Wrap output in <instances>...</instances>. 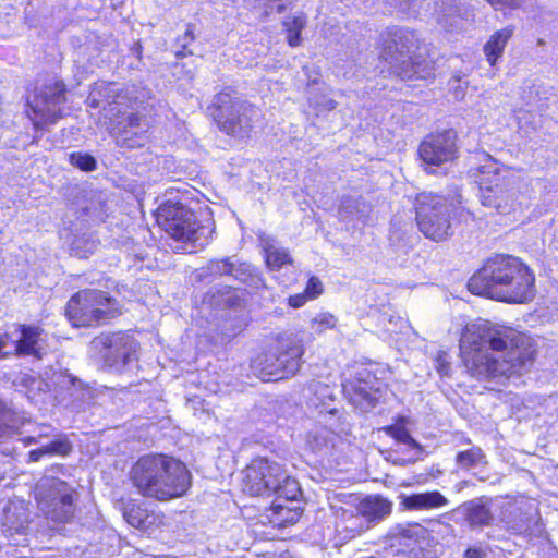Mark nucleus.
Segmentation results:
<instances>
[{"label": "nucleus", "instance_id": "1", "mask_svg": "<svg viewBox=\"0 0 558 558\" xmlns=\"http://www.w3.org/2000/svg\"><path fill=\"white\" fill-rule=\"evenodd\" d=\"M460 352L468 372L477 379H497L520 374L532 363L530 338L488 320L468 324L460 338Z\"/></svg>", "mask_w": 558, "mask_h": 558}, {"label": "nucleus", "instance_id": "2", "mask_svg": "<svg viewBox=\"0 0 558 558\" xmlns=\"http://www.w3.org/2000/svg\"><path fill=\"white\" fill-rule=\"evenodd\" d=\"M150 97V90L136 85L120 88L117 83H95L87 104L101 108L105 124L119 145L135 148L144 145L149 125L138 113V107Z\"/></svg>", "mask_w": 558, "mask_h": 558}, {"label": "nucleus", "instance_id": "3", "mask_svg": "<svg viewBox=\"0 0 558 558\" xmlns=\"http://www.w3.org/2000/svg\"><path fill=\"white\" fill-rule=\"evenodd\" d=\"M535 278L530 268L512 255L489 257L468 282V289L506 303H526L534 298Z\"/></svg>", "mask_w": 558, "mask_h": 558}, {"label": "nucleus", "instance_id": "4", "mask_svg": "<svg viewBox=\"0 0 558 558\" xmlns=\"http://www.w3.org/2000/svg\"><path fill=\"white\" fill-rule=\"evenodd\" d=\"M130 481L142 496L166 501L186 493L191 474L180 460L162 453H149L132 465Z\"/></svg>", "mask_w": 558, "mask_h": 558}, {"label": "nucleus", "instance_id": "5", "mask_svg": "<svg viewBox=\"0 0 558 558\" xmlns=\"http://www.w3.org/2000/svg\"><path fill=\"white\" fill-rule=\"evenodd\" d=\"M157 222L177 243L174 250L192 253L205 247L214 233L210 217L199 220L194 211L180 203H166L158 208Z\"/></svg>", "mask_w": 558, "mask_h": 558}, {"label": "nucleus", "instance_id": "6", "mask_svg": "<svg viewBox=\"0 0 558 558\" xmlns=\"http://www.w3.org/2000/svg\"><path fill=\"white\" fill-rule=\"evenodd\" d=\"M245 488L256 496L275 495L272 509L278 514L286 508L283 501H294L301 495L299 482L281 464L267 458L254 459L247 466Z\"/></svg>", "mask_w": 558, "mask_h": 558}, {"label": "nucleus", "instance_id": "7", "mask_svg": "<svg viewBox=\"0 0 558 558\" xmlns=\"http://www.w3.org/2000/svg\"><path fill=\"white\" fill-rule=\"evenodd\" d=\"M461 196H446L423 192L416 196V222L421 232L434 241L452 235V219L459 213Z\"/></svg>", "mask_w": 558, "mask_h": 558}, {"label": "nucleus", "instance_id": "8", "mask_svg": "<svg viewBox=\"0 0 558 558\" xmlns=\"http://www.w3.org/2000/svg\"><path fill=\"white\" fill-rule=\"evenodd\" d=\"M208 110L221 132L239 138L247 137L260 117L257 107L236 97L231 90L217 94Z\"/></svg>", "mask_w": 558, "mask_h": 558}, {"label": "nucleus", "instance_id": "9", "mask_svg": "<svg viewBox=\"0 0 558 558\" xmlns=\"http://www.w3.org/2000/svg\"><path fill=\"white\" fill-rule=\"evenodd\" d=\"M303 354L301 338L296 335H282L275 348L254 360L253 368L264 381L288 378L299 371Z\"/></svg>", "mask_w": 558, "mask_h": 558}, {"label": "nucleus", "instance_id": "10", "mask_svg": "<svg viewBox=\"0 0 558 558\" xmlns=\"http://www.w3.org/2000/svg\"><path fill=\"white\" fill-rule=\"evenodd\" d=\"M76 490L54 476H43L36 484L35 498L43 515L56 523L70 522L76 510Z\"/></svg>", "mask_w": 558, "mask_h": 558}, {"label": "nucleus", "instance_id": "11", "mask_svg": "<svg viewBox=\"0 0 558 558\" xmlns=\"http://www.w3.org/2000/svg\"><path fill=\"white\" fill-rule=\"evenodd\" d=\"M69 320L76 327L104 324L120 314L117 300L99 290H82L74 294L65 308Z\"/></svg>", "mask_w": 558, "mask_h": 558}, {"label": "nucleus", "instance_id": "12", "mask_svg": "<svg viewBox=\"0 0 558 558\" xmlns=\"http://www.w3.org/2000/svg\"><path fill=\"white\" fill-rule=\"evenodd\" d=\"M102 365L112 373H123L133 368L138 360V342L125 331L101 333L92 341Z\"/></svg>", "mask_w": 558, "mask_h": 558}, {"label": "nucleus", "instance_id": "13", "mask_svg": "<svg viewBox=\"0 0 558 558\" xmlns=\"http://www.w3.org/2000/svg\"><path fill=\"white\" fill-rule=\"evenodd\" d=\"M480 199L483 206L506 215L514 209L517 193L501 174L495 161H487L477 169Z\"/></svg>", "mask_w": 558, "mask_h": 558}, {"label": "nucleus", "instance_id": "14", "mask_svg": "<svg viewBox=\"0 0 558 558\" xmlns=\"http://www.w3.org/2000/svg\"><path fill=\"white\" fill-rule=\"evenodd\" d=\"M65 92L64 83L52 77L36 88L33 97L27 99L28 117L37 129L56 123L62 117Z\"/></svg>", "mask_w": 558, "mask_h": 558}, {"label": "nucleus", "instance_id": "15", "mask_svg": "<svg viewBox=\"0 0 558 558\" xmlns=\"http://www.w3.org/2000/svg\"><path fill=\"white\" fill-rule=\"evenodd\" d=\"M342 389L348 401L363 413L372 411L383 396L379 380L366 368L345 379Z\"/></svg>", "mask_w": 558, "mask_h": 558}, {"label": "nucleus", "instance_id": "16", "mask_svg": "<svg viewBox=\"0 0 558 558\" xmlns=\"http://www.w3.org/2000/svg\"><path fill=\"white\" fill-rule=\"evenodd\" d=\"M456 132L447 130L441 133L428 135L418 147V155L424 165L425 170L429 173H436L432 167H439L452 161L457 154Z\"/></svg>", "mask_w": 558, "mask_h": 558}, {"label": "nucleus", "instance_id": "17", "mask_svg": "<svg viewBox=\"0 0 558 558\" xmlns=\"http://www.w3.org/2000/svg\"><path fill=\"white\" fill-rule=\"evenodd\" d=\"M500 521L507 530L519 535H537L542 532L535 506L525 500L507 502L500 511Z\"/></svg>", "mask_w": 558, "mask_h": 558}, {"label": "nucleus", "instance_id": "18", "mask_svg": "<svg viewBox=\"0 0 558 558\" xmlns=\"http://www.w3.org/2000/svg\"><path fill=\"white\" fill-rule=\"evenodd\" d=\"M323 424L325 426L312 429L306 437V446L316 453H326L335 446L336 436L347 433L349 427L344 415L328 418V422Z\"/></svg>", "mask_w": 558, "mask_h": 558}, {"label": "nucleus", "instance_id": "19", "mask_svg": "<svg viewBox=\"0 0 558 558\" xmlns=\"http://www.w3.org/2000/svg\"><path fill=\"white\" fill-rule=\"evenodd\" d=\"M16 332H19L16 339L10 338L12 354L41 359L45 354L44 330L38 326L19 325Z\"/></svg>", "mask_w": 558, "mask_h": 558}, {"label": "nucleus", "instance_id": "20", "mask_svg": "<svg viewBox=\"0 0 558 558\" xmlns=\"http://www.w3.org/2000/svg\"><path fill=\"white\" fill-rule=\"evenodd\" d=\"M307 390L313 395L310 403L318 410L319 423H327L328 418L333 420L338 415H344L335 405V393L330 386L320 381H313L308 385Z\"/></svg>", "mask_w": 558, "mask_h": 558}, {"label": "nucleus", "instance_id": "21", "mask_svg": "<svg viewBox=\"0 0 558 558\" xmlns=\"http://www.w3.org/2000/svg\"><path fill=\"white\" fill-rule=\"evenodd\" d=\"M348 498L353 499L354 502L357 501V498H353L352 496H349ZM354 505L355 511L363 517L368 525L387 518L391 513L392 509V504L379 495L367 496Z\"/></svg>", "mask_w": 558, "mask_h": 558}, {"label": "nucleus", "instance_id": "22", "mask_svg": "<svg viewBox=\"0 0 558 558\" xmlns=\"http://www.w3.org/2000/svg\"><path fill=\"white\" fill-rule=\"evenodd\" d=\"M400 506L410 511H428L449 505V500L438 490L400 495Z\"/></svg>", "mask_w": 558, "mask_h": 558}, {"label": "nucleus", "instance_id": "23", "mask_svg": "<svg viewBox=\"0 0 558 558\" xmlns=\"http://www.w3.org/2000/svg\"><path fill=\"white\" fill-rule=\"evenodd\" d=\"M416 41L417 37L412 31L398 27L389 28L387 31V38L384 41L381 57L384 58V52L388 45L392 46L395 56L407 57L412 53Z\"/></svg>", "mask_w": 558, "mask_h": 558}, {"label": "nucleus", "instance_id": "24", "mask_svg": "<svg viewBox=\"0 0 558 558\" xmlns=\"http://www.w3.org/2000/svg\"><path fill=\"white\" fill-rule=\"evenodd\" d=\"M465 520L472 527L488 526L494 521L489 508V500L485 497L476 498L462 506Z\"/></svg>", "mask_w": 558, "mask_h": 558}, {"label": "nucleus", "instance_id": "25", "mask_svg": "<svg viewBox=\"0 0 558 558\" xmlns=\"http://www.w3.org/2000/svg\"><path fill=\"white\" fill-rule=\"evenodd\" d=\"M236 270L230 258L213 259L196 270V278L201 282H211L222 276L236 277Z\"/></svg>", "mask_w": 558, "mask_h": 558}, {"label": "nucleus", "instance_id": "26", "mask_svg": "<svg viewBox=\"0 0 558 558\" xmlns=\"http://www.w3.org/2000/svg\"><path fill=\"white\" fill-rule=\"evenodd\" d=\"M262 247L267 267L272 271L280 270L283 266L292 264V257L287 248L277 244L270 238H262Z\"/></svg>", "mask_w": 558, "mask_h": 558}, {"label": "nucleus", "instance_id": "27", "mask_svg": "<svg viewBox=\"0 0 558 558\" xmlns=\"http://www.w3.org/2000/svg\"><path fill=\"white\" fill-rule=\"evenodd\" d=\"M27 420L11 404L0 400V438L20 434V428Z\"/></svg>", "mask_w": 558, "mask_h": 558}, {"label": "nucleus", "instance_id": "28", "mask_svg": "<svg viewBox=\"0 0 558 558\" xmlns=\"http://www.w3.org/2000/svg\"><path fill=\"white\" fill-rule=\"evenodd\" d=\"M514 32L513 26H507L496 31L484 45V53L488 63L495 66L497 60L502 56L505 47Z\"/></svg>", "mask_w": 558, "mask_h": 558}, {"label": "nucleus", "instance_id": "29", "mask_svg": "<svg viewBox=\"0 0 558 558\" xmlns=\"http://www.w3.org/2000/svg\"><path fill=\"white\" fill-rule=\"evenodd\" d=\"M384 60L393 68V72L401 80L408 81L415 78L414 57L411 54L407 57L395 56L392 52V46L388 45L384 52Z\"/></svg>", "mask_w": 558, "mask_h": 558}, {"label": "nucleus", "instance_id": "30", "mask_svg": "<svg viewBox=\"0 0 558 558\" xmlns=\"http://www.w3.org/2000/svg\"><path fill=\"white\" fill-rule=\"evenodd\" d=\"M369 211V206L362 197L344 196L339 206V215L343 221H363Z\"/></svg>", "mask_w": 558, "mask_h": 558}, {"label": "nucleus", "instance_id": "31", "mask_svg": "<svg viewBox=\"0 0 558 558\" xmlns=\"http://www.w3.org/2000/svg\"><path fill=\"white\" fill-rule=\"evenodd\" d=\"M204 300L213 306L222 308H236L241 306L242 302L238 290L230 286H225L222 289L216 291H209L206 293Z\"/></svg>", "mask_w": 558, "mask_h": 558}, {"label": "nucleus", "instance_id": "32", "mask_svg": "<svg viewBox=\"0 0 558 558\" xmlns=\"http://www.w3.org/2000/svg\"><path fill=\"white\" fill-rule=\"evenodd\" d=\"M355 507V505L353 504ZM336 514L342 521V526L348 535L345 537L354 538L360 535L363 531L369 529L367 522L365 523L363 517L357 511L344 509L342 507L336 510Z\"/></svg>", "mask_w": 558, "mask_h": 558}, {"label": "nucleus", "instance_id": "33", "mask_svg": "<svg viewBox=\"0 0 558 558\" xmlns=\"http://www.w3.org/2000/svg\"><path fill=\"white\" fill-rule=\"evenodd\" d=\"M49 389H53L57 395L65 398V395L72 397L74 391L81 389L82 383L78 378L72 376L68 372H54L47 384Z\"/></svg>", "mask_w": 558, "mask_h": 558}, {"label": "nucleus", "instance_id": "34", "mask_svg": "<svg viewBox=\"0 0 558 558\" xmlns=\"http://www.w3.org/2000/svg\"><path fill=\"white\" fill-rule=\"evenodd\" d=\"M122 513L126 522L136 529H146L151 521L149 514L135 500L122 501Z\"/></svg>", "mask_w": 558, "mask_h": 558}, {"label": "nucleus", "instance_id": "35", "mask_svg": "<svg viewBox=\"0 0 558 558\" xmlns=\"http://www.w3.org/2000/svg\"><path fill=\"white\" fill-rule=\"evenodd\" d=\"M425 534L424 527L418 523L398 524L391 530V537L407 546L410 542H416Z\"/></svg>", "mask_w": 558, "mask_h": 558}, {"label": "nucleus", "instance_id": "36", "mask_svg": "<svg viewBox=\"0 0 558 558\" xmlns=\"http://www.w3.org/2000/svg\"><path fill=\"white\" fill-rule=\"evenodd\" d=\"M456 463L460 469L472 470L486 464V457L480 447H472L459 451L456 456Z\"/></svg>", "mask_w": 558, "mask_h": 558}, {"label": "nucleus", "instance_id": "37", "mask_svg": "<svg viewBox=\"0 0 558 558\" xmlns=\"http://www.w3.org/2000/svg\"><path fill=\"white\" fill-rule=\"evenodd\" d=\"M45 456L66 457L73 451V445L65 434H58L48 444L41 446Z\"/></svg>", "mask_w": 558, "mask_h": 558}, {"label": "nucleus", "instance_id": "38", "mask_svg": "<svg viewBox=\"0 0 558 558\" xmlns=\"http://www.w3.org/2000/svg\"><path fill=\"white\" fill-rule=\"evenodd\" d=\"M384 430L398 442L404 444L418 452L422 451V446L410 435L404 425L397 423L386 426Z\"/></svg>", "mask_w": 558, "mask_h": 558}, {"label": "nucleus", "instance_id": "39", "mask_svg": "<svg viewBox=\"0 0 558 558\" xmlns=\"http://www.w3.org/2000/svg\"><path fill=\"white\" fill-rule=\"evenodd\" d=\"M306 19L304 15L293 16L284 21L283 25L288 33L287 39L291 47H298L301 44V32L305 27Z\"/></svg>", "mask_w": 558, "mask_h": 558}, {"label": "nucleus", "instance_id": "40", "mask_svg": "<svg viewBox=\"0 0 558 558\" xmlns=\"http://www.w3.org/2000/svg\"><path fill=\"white\" fill-rule=\"evenodd\" d=\"M312 84L316 85L317 81L313 80ZM308 102L310 106L315 108L318 112L331 111L337 106V102L327 95L323 93H314V86L308 90Z\"/></svg>", "mask_w": 558, "mask_h": 558}, {"label": "nucleus", "instance_id": "41", "mask_svg": "<svg viewBox=\"0 0 558 558\" xmlns=\"http://www.w3.org/2000/svg\"><path fill=\"white\" fill-rule=\"evenodd\" d=\"M98 247V242L90 236H81L73 240L71 252L78 258H87Z\"/></svg>", "mask_w": 558, "mask_h": 558}, {"label": "nucleus", "instance_id": "42", "mask_svg": "<svg viewBox=\"0 0 558 558\" xmlns=\"http://www.w3.org/2000/svg\"><path fill=\"white\" fill-rule=\"evenodd\" d=\"M337 317L330 313H319L310 322V328L315 333H323L326 330L333 329L337 325Z\"/></svg>", "mask_w": 558, "mask_h": 558}, {"label": "nucleus", "instance_id": "43", "mask_svg": "<svg viewBox=\"0 0 558 558\" xmlns=\"http://www.w3.org/2000/svg\"><path fill=\"white\" fill-rule=\"evenodd\" d=\"M195 40L194 36V26L189 24L184 34L179 36L175 41V57L177 59H182L186 56L192 54V50H190V45Z\"/></svg>", "mask_w": 558, "mask_h": 558}, {"label": "nucleus", "instance_id": "44", "mask_svg": "<svg viewBox=\"0 0 558 558\" xmlns=\"http://www.w3.org/2000/svg\"><path fill=\"white\" fill-rule=\"evenodd\" d=\"M59 433L50 425H39L37 432L33 436L20 439L25 446L40 444L43 439L53 438Z\"/></svg>", "mask_w": 558, "mask_h": 558}, {"label": "nucleus", "instance_id": "45", "mask_svg": "<svg viewBox=\"0 0 558 558\" xmlns=\"http://www.w3.org/2000/svg\"><path fill=\"white\" fill-rule=\"evenodd\" d=\"M70 163L83 171H93L96 169L97 161L89 154L72 153L70 155Z\"/></svg>", "mask_w": 558, "mask_h": 558}, {"label": "nucleus", "instance_id": "46", "mask_svg": "<svg viewBox=\"0 0 558 558\" xmlns=\"http://www.w3.org/2000/svg\"><path fill=\"white\" fill-rule=\"evenodd\" d=\"M415 64V78H427L433 74V65L426 59L421 56L414 57Z\"/></svg>", "mask_w": 558, "mask_h": 558}, {"label": "nucleus", "instance_id": "47", "mask_svg": "<svg viewBox=\"0 0 558 558\" xmlns=\"http://www.w3.org/2000/svg\"><path fill=\"white\" fill-rule=\"evenodd\" d=\"M487 556L488 547L482 543L469 546L463 553V558H487Z\"/></svg>", "mask_w": 558, "mask_h": 558}, {"label": "nucleus", "instance_id": "48", "mask_svg": "<svg viewBox=\"0 0 558 558\" xmlns=\"http://www.w3.org/2000/svg\"><path fill=\"white\" fill-rule=\"evenodd\" d=\"M539 95V86L536 84L526 85L522 89V99L529 106H534Z\"/></svg>", "mask_w": 558, "mask_h": 558}, {"label": "nucleus", "instance_id": "49", "mask_svg": "<svg viewBox=\"0 0 558 558\" xmlns=\"http://www.w3.org/2000/svg\"><path fill=\"white\" fill-rule=\"evenodd\" d=\"M306 295L312 300L316 299L323 293V283L322 281L313 276L308 279L305 291Z\"/></svg>", "mask_w": 558, "mask_h": 558}, {"label": "nucleus", "instance_id": "50", "mask_svg": "<svg viewBox=\"0 0 558 558\" xmlns=\"http://www.w3.org/2000/svg\"><path fill=\"white\" fill-rule=\"evenodd\" d=\"M12 354L10 347V335H0V360Z\"/></svg>", "mask_w": 558, "mask_h": 558}, {"label": "nucleus", "instance_id": "51", "mask_svg": "<svg viewBox=\"0 0 558 558\" xmlns=\"http://www.w3.org/2000/svg\"><path fill=\"white\" fill-rule=\"evenodd\" d=\"M436 368L441 376H447L450 369V365L446 360L445 353H439L436 359Z\"/></svg>", "mask_w": 558, "mask_h": 558}, {"label": "nucleus", "instance_id": "52", "mask_svg": "<svg viewBox=\"0 0 558 558\" xmlns=\"http://www.w3.org/2000/svg\"><path fill=\"white\" fill-rule=\"evenodd\" d=\"M307 300H311V299L306 295L305 292H303L300 294L291 295L288 300V303L291 307L299 308V307L303 306Z\"/></svg>", "mask_w": 558, "mask_h": 558}, {"label": "nucleus", "instance_id": "53", "mask_svg": "<svg viewBox=\"0 0 558 558\" xmlns=\"http://www.w3.org/2000/svg\"><path fill=\"white\" fill-rule=\"evenodd\" d=\"M45 456L43 447L31 450L28 452V462H37Z\"/></svg>", "mask_w": 558, "mask_h": 558}, {"label": "nucleus", "instance_id": "54", "mask_svg": "<svg viewBox=\"0 0 558 558\" xmlns=\"http://www.w3.org/2000/svg\"><path fill=\"white\" fill-rule=\"evenodd\" d=\"M488 3H490L493 7L498 5H509V7H515L518 5L517 0H486Z\"/></svg>", "mask_w": 558, "mask_h": 558}, {"label": "nucleus", "instance_id": "55", "mask_svg": "<svg viewBox=\"0 0 558 558\" xmlns=\"http://www.w3.org/2000/svg\"><path fill=\"white\" fill-rule=\"evenodd\" d=\"M396 7H399L402 11H409L412 9V4L407 0H398L393 3Z\"/></svg>", "mask_w": 558, "mask_h": 558}, {"label": "nucleus", "instance_id": "56", "mask_svg": "<svg viewBox=\"0 0 558 558\" xmlns=\"http://www.w3.org/2000/svg\"><path fill=\"white\" fill-rule=\"evenodd\" d=\"M84 210H85L87 214H89V213H92L93 208H92L90 206H86V207H84Z\"/></svg>", "mask_w": 558, "mask_h": 558}, {"label": "nucleus", "instance_id": "57", "mask_svg": "<svg viewBox=\"0 0 558 558\" xmlns=\"http://www.w3.org/2000/svg\"><path fill=\"white\" fill-rule=\"evenodd\" d=\"M283 9H284V5H283V4H278V5H277V10H278V12H281Z\"/></svg>", "mask_w": 558, "mask_h": 558}, {"label": "nucleus", "instance_id": "58", "mask_svg": "<svg viewBox=\"0 0 558 558\" xmlns=\"http://www.w3.org/2000/svg\"><path fill=\"white\" fill-rule=\"evenodd\" d=\"M142 47L138 45L136 48V52L140 54Z\"/></svg>", "mask_w": 558, "mask_h": 558}]
</instances>
